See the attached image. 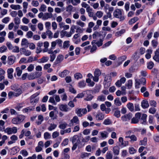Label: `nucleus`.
<instances>
[{"mask_svg":"<svg viewBox=\"0 0 159 159\" xmlns=\"http://www.w3.org/2000/svg\"><path fill=\"white\" fill-rule=\"evenodd\" d=\"M25 118V116H24L19 115L12 119L11 123L16 125H19L23 122Z\"/></svg>","mask_w":159,"mask_h":159,"instance_id":"1","label":"nucleus"},{"mask_svg":"<svg viewBox=\"0 0 159 159\" xmlns=\"http://www.w3.org/2000/svg\"><path fill=\"white\" fill-rule=\"evenodd\" d=\"M113 15L115 17L120 18V20H123L125 19L124 17L122 16L121 10L120 9H116L113 12Z\"/></svg>","mask_w":159,"mask_h":159,"instance_id":"2","label":"nucleus"},{"mask_svg":"<svg viewBox=\"0 0 159 159\" xmlns=\"http://www.w3.org/2000/svg\"><path fill=\"white\" fill-rule=\"evenodd\" d=\"M75 112L79 117H81L83 116V115L87 113V110L86 108H77L75 110Z\"/></svg>","mask_w":159,"mask_h":159,"instance_id":"3","label":"nucleus"},{"mask_svg":"<svg viewBox=\"0 0 159 159\" xmlns=\"http://www.w3.org/2000/svg\"><path fill=\"white\" fill-rule=\"evenodd\" d=\"M101 72L98 69H96L94 73V75L93 76V81L97 82L99 80V77L101 75Z\"/></svg>","mask_w":159,"mask_h":159,"instance_id":"4","label":"nucleus"},{"mask_svg":"<svg viewBox=\"0 0 159 159\" xmlns=\"http://www.w3.org/2000/svg\"><path fill=\"white\" fill-rule=\"evenodd\" d=\"M79 123L80 121L78 117L77 116H75L70 120L69 126L70 127L73 126L74 124L77 125L79 124Z\"/></svg>","mask_w":159,"mask_h":159,"instance_id":"5","label":"nucleus"},{"mask_svg":"<svg viewBox=\"0 0 159 159\" xmlns=\"http://www.w3.org/2000/svg\"><path fill=\"white\" fill-rule=\"evenodd\" d=\"M132 117V114L131 113H129L122 116L121 120L124 122H129Z\"/></svg>","mask_w":159,"mask_h":159,"instance_id":"6","label":"nucleus"},{"mask_svg":"<svg viewBox=\"0 0 159 159\" xmlns=\"http://www.w3.org/2000/svg\"><path fill=\"white\" fill-rule=\"evenodd\" d=\"M49 46V43L47 41L44 43V48L43 49V52H48L49 54H53V52L51 49L49 50H48V47Z\"/></svg>","mask_w":159,"mask_h":159,"instance_id":"7","label":"nucleus"},{"mask_svg":"<svg viewBox=\"0 0 159 159\" xmlns=\"http://www.w3.org/2000/svg\"><path fill=\"white\" fill-rule=\"evenodd\" d=\"M43 146V143L42 141H39L38 144V146L35 148L36 152H39L41 151L42 150Z\"/></svg>","mask_w":159,"mask_h":159,"instance_id":"8","label":"nucleus"},{"mask_svg":"<svg viewBox=\"0 0 159 159\" xmlns=\"http://www.w3.org/2000/svg\"><path fill=\"white\" fill-rule=\"evenodd\" d=\"M59 108L61 111L65 112H67L71 110V109L66 104H60Z\"/></svg>","mask_w":159,"mask_h":159,"instance_id":"9","label":"nucleus"},{"mask_svg":"<svg viewBox=\"0 0 159 159\" xmlns=\"http://www.w3.org/2000/svg\"><path fill=\"white\" fill-rule=\"evenodd\" d=\"M71 27L74 28V33L75 32V30H76V32L78 34L82 33L84 31V29L81 27L75 25H72L71 26Z\"/></svg>","mask_w":159,"mask_h":159,"instance_id":"10","label":"nucleus"},{"mask_svg":"<svg viewBox=\"0 0 159 159\" xmlns=\"http://www.w3.org/2000/svg\"><path fill=\"white\" fill-rule=\"evenodd\" d=\"M126 79L124 77H122L120 80H118L116 83L115 84L118 87H120L122 84H124L126 81Z\"/></svg>","mask_w":159,"mask_h":159,"instance_id":"11","label":"nucleus"},{"mask_svg":"<svg viewBox=\"0 0 159 159\" xmlns=\"http://www.w3.org/2000/svg\"><path fill=\"white\" fill-rule=\"evenodd\" d=\"M15 57L12 56H9L8 57L7 63L10 65L13 64L15 62Z\"/></svg>","mask_w":159,"mask_h":159,"instance_id":"12","label":"nucleus"},{"mask_svg":"<svg viewBox=\"0 0 159 159\" xmlns=\"http://www.w3.org/2000/svg\"><path fill=\"white\" fill-rule=\"evenodd\" d=\"M70 73V71L66 70H65L59 73V75L61 78H64L67 75H68Z\"/></svg>","mask_w":159,"mask_h":159,"instance_id":"13","label":"nucleus"},{"mask_svg":"<svg viewBox=\"0 0 159 159\" xmlns=\"http://www.w3.org/2000/svg\"><path fill=\"white\" fill-rule=\"evenodd\" d=\"M120 148L117 146L113 147L112 149L113 152L115 155H118L119 153Z\"/></svg>","mask_w":159,"mask_h":159,"instance_id":"14","label":"nucleus"},{"mask_svg":"<svg viewBox=\"0 0 159 159\" xmlns=\"http://www.w3.org/2000/svg\"><path fill=\"white\" fill-rule=\"evenodd\" d=\"M141 105L143 109L147 108L149 106L148 101L146 100H143L141 102Z\"/></svg>","mask_w":159,"mask_h":159,"instance_id":"15","label":"nucleus"},{"mask_svg":"<svg viewBox=\"0 0 159 159\" xmlns=\"http://www.w3.org/2000/svg\"><path fill=\"white\" fill-rule=\"evenodd\" d=\"M52 16V14L49 13H45L44 14V16L43 18V20H45L51 18Z\"/></svg>","mask_w":159,"mask_h":159,"instance_id":"16","label":"nucleus"},{"mask_svg":"<svg viewBox=\"0 0 159 159\" xmlns=\"http://www.w3.org/2000/svg\"><path fill=\"white\" fill-rule=\"evenodd\" d=\"M96 118L97 120H102L104 118V115L101 112H99L96 115Z\"/></svg>","mask_w":159,"mask_h":159,"instance_id":"17","label":"nucleus"},{"mask_svg":"<svg viewBox=\"0 0 159 159\" xmlns=\"http://www.w3.org/2000/svg\"><path fill=\"white\" fill-rule=\"evenodd\" d=\"M74 33V28H73L71 26L70 28V32L66 31V33L65 36L67 37H70L72 34Z\"/></svg>","mask_w":159,"mask_h":159,"instance_id":"18","label":"nucleus"},{"mask_svg":"<svg viewBox=\"0 0 159 159\" xmlns=\"http://www.w3.org/2000/svg\"><path fill=\"white\" fill-rule=\"evenodd\" d=\"M21 53L22 54L27 56H30L31 54V52L30 51L26 50L25 49L23 48L22 49Z\"/></svg>","mask_w":159,"mask_h":159,"instance_id":"19","label":"nucleus"},{"mask_svg":"<svg viewBox=\"0 0 159 159\" xmlns=\"http://www.w3.org/2000/svg\"><path fill=\"white\" fill-rule=\"evenodd\" d=\"M14 96L17 97L22 93V90L20 89H15L14 91Z\"/></svg>","mask_w":159,"mask_h":159,"instance_id":"20","label":"nucleus"},{"mask_svg":"<svg viewBox=\"0 0 159 159\" xmlns=\"http://www.w3.org/2000/svg\"><path fill=\"white\" fill-rule=\"evenodd\" d=\"M10 7L14 10H18L21 9V7L19 5L11 4L10 6Z\"/></svg>","mask_w":159,"mask_h":159,"instance_id":"21","label":"nucleus"},{"mask_svg":"<svg viewBox=\"0 0 159 159\" xmlns=\"http://www.w3.org/2000/svg\"><path fill=\"white\" fill-rule=\"evenodd\" d=\"M126 138H129L131 139V141H136L137 140V137L134 135H132L131 136H126Z\"/></svg>","mask_w":159,"mask_h":159,"instance_id":"22","label":"nucleus"},{"mask_svg":"<svg viewBox=\"0 0 159 159\" xmlns=\"http://www.w3.org/2000/svg\"><path fill=\"white\" fill-rule=\"evenodd\" d=\"M15 71L16 72L17 76L18 77L20 76L22 72V71L20 69V68L19 67H16V68Z\"/></svg>","mask_w":159,"mask_h":159,"instance_id":"23","label":"nucleus"},{"mask_svg":"<svg viewBox=\"0 0 159 159\" xmlns=\"http://www.w3.org/2000/svg\"><path fill=\"white\" fill-rule=\"evenodd\" d=\"M57 127V125L55 124L51 123L50 125L48 127V129L50 131H51L55 129Z\"/></svg>","mask_w":159,"mask_h":159,"instance_id":"24","label":"nucleus"},{"mask_svg":"<svg viewBox=\"0 0 159 159\" xmlns=\"http://www.w3.org/2000/svg\"><path fill=\"white\" fill-rule=\"evenodd\" d=\"M79 138L78 136L77 135H74L73 137L72 143H77Z\"/></svg>","mask_w":159,"mask_h":159,"instance_id":"25","label":"nucleus"},{"mask_svg":"<svg viewBox=\"0 0 159 159\" xmlns=\"http://www.w3.org/2000/svg\"><path fill=\"white\" fill-rule=\"evenodd\" d=\"M34 108L32 107H30L23 109V112L25 113H28L33 110Z\"/></svg>","mask_w":159,"mask_h":159,"instance_id":"26","label":"nucleus"},{"mask_svg":"<svg viewBox=\"0 0 159 159\" xmlns=\"http://www.w3.org/2000/svg\"><path fill=\"white\" fill-rule=\"evenodd\" d=\"M138 20V18L137 17H134L129 20V25H132L137 21Z\"/></svg>","mask_w":159,"mask_h":159,"instance_id":"27","label":"nucleus"},{"mask_svg":"<svg viewBox=\"0 0 159 159\" xmlns=\"http://www.w3.org/2000/svg\"><path fill=\"white\" fill-rule=\"evenodd\" d=\"M74 78L77 80L81 79L82 77V75L80 73H77L74 75Z\"/></svg>","mask_w":159,"mask_h":159,"instance_id":"28","label":"nucleus"},{"mask_svg":"<svg viewBox=\"0 0 159 159\" xmlns=\"http://www.w3.org/2000/svg\"><path fill=\"white\" fill-rule=\"evenodd\" d=\"M100 133L101 137L103 138H106L108 137V134L107 131L100 132Z\"/></svg>","mask_w":159,"mask_h":159,"instance_id":"29","label":"nucleus"},{"mask_svg":"<svg viewBox=\"0 0 159 159\" xmlns=\"http://www.w3.org/2000/svg\"><path fill=\"white\" fill-rule=\"evenodd\" d=\"M49 58L47 57H43L41 59L39 60V62L43 63L47 62L49 60Z\"/></svg>","mask_w":159,"mask_h":159,"instance_id":"30","label":"nucleus"},{"mask_svg":"<svg viewBox=\"0 0 159 159\" xmlns=\"http://www.w3.org/2000/svg\"><path fill=\"white\" fill-rule=\"evenodd\" d=\"M113 155L110 151L107 152L106 156V159H112V158Z\"/></svg>","mask_w":159,"mask_h":159,"instance_id":"31","label":"nucleus"},{"mask_svg":"<svg viewBox=\"0 0 159 159\" xmlns=\"http://www.w3.org/2000/svg\"><path fill=\"white\" fill-rule=\"evenodd\" d=\"M127 107L130 111H133L134 110V105L132 103H129L127 105Z\"/></svg>","mask_w":159,"mask_h":159,"instance_id":"32","label":"nucleus"},{"mask_svg":"<svg viewBox=\"0 0 159 159\" xmlns=\"http://www.w3.org/2000/svg\"><path fill=\"white\" fill-rule=\"evenodd\" d=\"M33 35V33L31 31H29L26 33L25 36L28 39H31Z\"/></svg>","mask_w":159,"mask_h":159,"instance_id":"33","label":"nucleus"},{"mask_svg":"<svg viewBox=\"0 0 159 159\" xmlns=\"http://www.w3.org/2000/svg\"><path fill=\"white\" fill-rule=\"evenodd\" d=\"M147 138L146 137L144 138L143 140L140 141L139 144L144 146L146 145L147 143Z\"/></svg>","mask_w":159,"mask_h":159,"instance_id":"34","label":"nucleus"},{"mask_svg":"<svg viewBox=\"0 0 159 159\" xmlns=\"http://www.w3.org/2000/svg\"><path fill=\"white\" fill-rule=\"evenodd\" d=\"M76 24L80 26L81 27H83L86 26L85 23L80 20H78L76 21Z\"/></svg>","mask_w":159,"mask_h":159,"instance_id":"35","label":"nucleus"},{"mask_svg":"<svg viewBox=\"0 0 159 159\" xmlns=\"http://www.w3.org/2000/svg\"><path fill=\"white\" fill-rule=\"evenodd\" d=\"M29 43L27 40H22L21 45L25 47H27L29 46Z\"/></svg>","mask_w":159,"mask_h":159,"instance_id":"36","label":"nucleus"},{"mask_svg":"<svg viewBox=\"0 0 159 159\" xmlns=\"http://www.w3.org/2000/svg\"><path fill=\"white\" fill-rule=\"evenodd\" d=\"M20 28L23 31L27 32L29 30V28L27 26L25 25H21L20 26Z\"/></svg>","mask_w":159,"mask_h":159,"instance_id":"37","label":"nucleus"},{"mask_svg":"<svg viewBox=\"0 0 159 159\" xmlns=\"http://www.w3.org/2000/svg\"><path fill=\"white\" fill-rule=\"evenodd\" d=\"M20 153L24 157L27 156L28 155V152L25 149L21 151L20 152Z\"/></svg>","mask_w":159,"mask_h":159,"instance_id":"38","label":"nucleus"},{"mask_svg":"<svg viewBox=\"0 0 159 159\" xmlns=\"http://www.w3.org/2000/svg\"><path fill=\"white\" fill-rule=\"evenodd\" d=\"M86 83L84 80L80 81L78 83V86L80 88L84 87Z\"/></svg>","mask_w":159,"mask_h":159,"instance_id":"39","label":"nucleus"},{"mask_svg":"<svg viewBox=\"0 0 159 159\" xmlns=\"http://www.w3.org/2000/svg\"><path fill=\"white\" fill-rule=\"evenodd\" d=\"M46 33L47 35L48 36L49 38V39H51L52 38L53 33L51 30H47L46 31Z\"/></svg>","mask_w":159,"mask_h":159,"instance_id":"40","label":"nucleus"},{"mask_svg":"<svg viewBox=\"0 0 159 159\" xmlns=\"http://www.w3.org/2000/svg\"><path fill=\"white\" fill-rule=\"evenodd\" d=\"M67 125V124L66 122H64L61 124L59 125V127L61 129H64Z\"/></svg>","mask_w":159,"mask_h":159,"instance_id":"41","label":"nucleus"},{"mask_svg":"<svg viewBox=\"0 0 159 159\" xmlns=\"http://www.w3.org/2000/svg\"><path fill=\"white\" fill-rule=\"evenodd\" d=\"M111 77L109 75H106L104 77V82H111Z\"/></svg>","mask_w":159,"mask_h":159,"instance_id":"42","label":"nucleus"},{"mask_svg":"<svg viewBox=\"0 0 159 159\" xmlns=\"http://www.w3.org/2000/svg\"><path fill=\"white\" fill-rule=\"evenodd\" d=\"M38 119L39 121L37 122V124L39 125L41 124L42 121L43 120V117L42 115H39L38 116Z\"/></svg>","mask_w":159,"mask_h":159,"instance_id":"43","label":"nucleus"},{"mask_svg":"<svg viewBox=\"0 0 159 159\" xmlns=\"http://www.w3.org/2000/svg\"><path fill=\"white\" fill-rule=\"evenodd\" d=\"M103 15V12L101 11H98L96 13V16L99 18L102 17Z\"/></svg>","mask_w":159,"mask_h":159,"instance_id":"44","label":"nucleus"},{"mask_svg":"<svg viewBox=\"0 0 159 159\" xmlns=\"http://www.w3.org/2000/svg\"><path fill=\"white\" fill-rule=\"evenodd\" d=\"M90 155V153L82 152L81 154L80 157L82 158H84V157H88Z\"/></svg>","mask_w":159,"mask_h":159,"instance_id":"45","label":"nucleus"},{"mask_svg":"<svg viewBox=\"0 0 159 159\" xmlns=\"http://www.w3.org/2000/svg\"><path fill=\"white\" fill-rule=\"evenodd\" d=\"M47 7L44 4H42L41 5L39 10L40 11L45 12L46 11Z\"/></svg>","mask_w":159,"mask_h":159,"instance_id":"46","label":"nucleus"},{"mask_svg":"<svg viewBox=\"0 0 159 159\" xmlns=\"http://www.w3.org/2000/svg\"><path fill=\"white\" fill-rule=\"evenodd\" d=\"M8 37L9 39H12L14 38V33L12 31L9 32L8 34Z\"/></svg>","mask_w":159,"mask_h":159,"instance_id":"47","label":"nucleus"},{"mask_svg":"<svg viewBox=\"0 0 159 159\" xmlns=\"http://www.w3.org/2000/svg\"><path fill=\"white\" fill-rule=\"evenodd\" d=\"M4 131L6 133H7L8 134H12L11 128H7L6 129H5Z\"/></svg>","mask_w":159,"mask_h":159,"instance_id":"48","label":"nucleus"},{"mask_svg":"<svg viewBox=\"0 0 159 159\" xmlns=\"http://www.w3.org/2000/svg\"><path fill=\"white\" fill-rule=\"evenodd\" d=\"M93 41H95V43H94V44L95 45L97 44L98 47L101 46L102 44V40H93Z\"/></svg>","mask_w":159,"mask_h":159,"instance_id":"49","label":"nucleus"},{"mask_svg":"<svg viewBox=\"0 0 159 159\" xmlns=\"http://www.w3.org/2000/svg\"><path fill=\"white\" fill-rule=\"evenodd\" d=\"M139 122V120L136 117H133L131 119V124H137Z\"/></svg>","mask_w":159,"mask_h":159,"instance_id":"50","label":"nucleus"},{"mask_svg":"<svg viewBox=\"0 0 159 159\" xmlns=\"http://www.w3.org/2000/svg\"><path fill=\"white\" fill-rule=\"evenodd\" d=\"M94 43H95V41H92V44L93 45V46L91 49L90 52H93L94 51H95L97 47L96 46H95V45L94 44Z\"/></svg>","mask_w":159,"mask_h":159,"instance_id":"51","label":"nucleus"},{"mask_svg":"<svg viewBox=\"0 0 159 159\" xmlns=\"http://www.w3.org/2000/svg\"><path fill=\"white\" fill-rule=\"evenodd\" d=\"M93 98V96L90 94H87L86 98H84V100L87 101L91 100Z\"/></svg>","mask_w":159,"mask_h":159,"instance_id":"52","label":"nucleus"},{"mask_svg":"<svg viewBox=\"0 0 159 159\" xmlns=\"http://www.w3.org/2000/svg\"><path fill=\"white\" fill-rule=\"evenodd\" d=\"M114 115L117 118L119 117L120 116V111L119 110H116L115 111Z\"/></svg>","mask_w":159,"mask_h":159,"instance_id":"53","label":"nucleus"},{"mask_svg":"<svg viewBox=\"0 0 159 159\" xmlns=\"http://www.w3.org/2000/svg\"><path fill=\"white\" fill-rule=\"evenodd\" d=\"M44 137L45 139H49L51 137V135L48 132H46L44 134Z\"/></svg>","mask_w":159,"mask_h":159,"instance_id":"54","label":"nucleus"},{"mask_svg":"<svg viewBox=\"0 0 159 159\" xmlns=\"http://www.w3.org/2000/svg\"><path fill=\"white\" fill-rule=\"evenodd\" d=\"M14 21L15 24L18 25L20 23V18L17 17L14 18Z\"/></svg>","mask_w":159,"mask_h":159,"instance_id":"55","label":"nucleus"},{"mask_svg":"<svg viewBox=\"0 0 159 159\" xmlns=\"http://www.w3.org/2000/svg\"><path fill=\"white\" fill-rule=\"evenodd\" d=\"M125 30L124 29H122L120 31L117 32L116 33V35L117 36H120L121 34L124 33L125 32Z\"/></svg>","mask_w":159,"mask_h":159,"instance_id":"56","label":"nucleus"},{"mask_svg":"<svg viewBox=\"0 0 159 159\" xmlns=\"http://www.w3.org/2000/svg\"><path fill=\"white\" fill-rule=\"evenodd\" d=\"M34 65L31 64L27 68V70L28 71L31 72L33 70L34 68Z\"/></svg>","mask_w":159,"mask_h":159,"instance_id":"57","label":"nucleus"},{"mask_svg":"<svg viewBox=\"0 0 159 159\" xmlns=\"http://www.w3.org/2000/svg\"><path fill=\"white\" fill-rule=\"evenodd\" d=\"M27 63V60L26 58H25V57L21 58L19 61V63L20 64H22L23 63Z\"/></svg>","mask_w":159,"mask_h":159,"instance_id":"58","label":"nucleus"},{"mask_svg":"<svg viewBox=\"0 0 159 159\" xmlns=\"http://www.w3.org/2000/svg\"><path fill=\"white\" fill-rule=\"evenodd\" d=\"M10 20V18L9 17H5L2 20V22L5 24L7 23Z\"/></svg>","mask_w":159,"mask_h":159,"instance_id":"59","label":"nucleus"},{"mask_svg":"<svg viewBox=\"0 0 159 159\" xmlns=\"http://www.w3.org/2000/svg\"><path fill=\"white\" fill-rule=\"evenodd\" d=\"M111 123V121L109 119H107L104 120L103 124L105 125H109Z\"/></svg>","mask_w":159,"mask_h":159,"instance_id":"60","label":"nucleus"},{"mask_svg":"<svg viewBox=\"0 0 159 159\" xmlns=\"http://www.w3.org/2000/svg\"><path fill=\"white\" fill-rule=\"evenodd\" d=\"M154 66V64L152 61H150L147 64V68L148 69H151Z\"/></svg>","mask_w":159,"mask_h":159,"instance_id":"61","label":"nucleus"},{"mask_svg":"<svg viewBox=\"0 0 159 159\" xmlns=\"http://www.w3.org/2000/svg\"><path fill=\"white\" fill-rule=\"evenodd\" d=\"M132 85V81L131 80H129L126 84V86L128 89H130Z\"/></svg>","mask_w":159,"mask_h":159,"instance_id":"62","label":"nucleus"},{"mask_svg":"<svg viewBox=\"0 0 159 159\" xmlns=\"http://www.w3.org/2000/svg\"><path fill=\"white\" fill-rule=\"evenodd\" d=\"M159 54L155 53V55L153 57V59L156 61L159 62Z\"/></svg>","mask_w":159,"mask_h":159,"instance_id":"63","label":"nucleus"},{"mask_svg":"<svg viewBox=\"0 0 159 159\" xmlns=\"http://www.w3.org/2000/svg\"><path fill=\"white\" fill-rule=\"evenodd\" d=\"M37 27L40 31H42L43 29V24L41 23H39L38 24Z\"/></svg>","mask_w":159,"mask_h":159,"instance_id":"64","label":"nucleus"}]
</instances>
